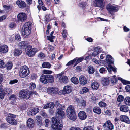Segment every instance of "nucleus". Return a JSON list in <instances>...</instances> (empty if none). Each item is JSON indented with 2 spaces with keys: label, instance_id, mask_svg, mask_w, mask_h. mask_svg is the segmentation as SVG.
I'll return each mask as SVG.
<instances>
[{
  "label": "nucleus",
  "instance_id": "2eb2a0df",
  "mask_svg": "<svg viewBox=\"0 0 130 130\" xmlns=\"http://www.w3.org/2000/svg\"><path fill=\"white\" fill-rule=\"evenodd\" d=\"M16 4L20 8H24L26 6L25 2L22 0H18L16 1Z\"/></svg>",
  "mask_w": 130,
  "mask_h": 130
},
{
  "label": "nucleus",
  "instance_id": "f704fd0d",
  "mask_svg": "<svg viewBox=\"0 0 130 130\" xmlns=\"http://www.w3.org/2000/svg\"><path fill=\"white\" fill-rule=\"evenodd\" d=\"M89 89L87 87H83L80 91V93L81 94H83L87 93L89 91Z\"/></svg>",
  "mask_w": 130,
  "mask_h": 130
},
{
  "label": "nucleus",
  "instance_id": "4c0bfd02",
  "mask_svg": "<svg viewBox=\"0 0 130 130\" xmlns=\"http://www.w3.org/2000/svg\"><path fill=\"white\" fill-rule=\"evenodd\" d=\"M51 66V64L48 62H44L42 64L43 68H49Z\"/></svg>",
  "mask_w": 130,
  "mask_h": 130
},
{
  "label": "nucleus",
  "instance_id": "aec40b11",
  "mask_svg": "<svg viewBox=\"0 0 130 130\" xmlns=\"http://www.w3.org/2000/svg\"><path fill=\"white\" fill-rule=\"evenodd\" d=\"M78 116L79 118L82 120L85 119L87 117L86 113L83 111H81L79 113Z\"/></svg>",
  "mask_w": 130,
  "mask_h": 130
},
{
  "label": "nucleus",
  "instance_id": "680f3d73",
  "mask_svg": "<svg viewBox=\"0 0 130 130\" xmlns=\"http://www.w3.org/2000/svg\"><path fill=\"white\" fill-rule=\"evenodd\" d=\"M106 71V69L104 68H100L99 70V71L101 73H105Z\"/></svg>",
  "mask_w": 130,
  "mask_h": 130
},
{
  "label": "nucleus",
  "instance_id": "412c9836",
  "mask_svg": "<svg viewBox=\"0 0 130 130\" xmlns=\"http://www.w3.org/2000/svg\"><path fill=\"white\" fill-rule=\"evenodd\" d=\"M9 99L10 103L14 104L15 103L16 100L17 99V96L15 95H12L10 96Z\"/></svg>",
  "mask_w": 130,
  "mask_h": 130
},
{
  "label": "nucleus",
  "instance_id": "9d476101",
  "mask_svg": "<svg viewBox=\"0 0 130 130\" xmlns=\"http://www.w3.org/2000/svg\"><path fill=\"white\" fill-rule=\"evenodd\" d=\"M107 9L111 13V12L114 11L117 12L118 9L119 8L117 6H114L110 4H108L106 7Z\"/></svg>",
  "mask_w": 130,
  "mask_h": 130
},
{
  "label": "nucleus",
  "instance_id": "1a4fd4ad",
  "mask_svg": "<svg viewBox=\"0 0 130 130\" xmlns=\"http://www.w3.org/2000/svg\"><path fill=\"white\" fill-rule=\"evenodd\" d=\"M48 93L51 95H55L57 94L58 91V89L55 87H50L47 89Z\"/></svg>",
  "mask_w": 130,
  "mask_h": 130
},
{
  "label": "nucleus",
  "instance_id": "2f4dec72",
  "mask_svg": "<svg viewBox=\"0 0 130 130\" xmlns=\"http://www.w3.org/2000/svg\"><path fill=\"white\" fill-rule=\"evenodd\" d=\"M101 83L103 85L106 86L108 85L109 83V80L107 78H104L103 79Z\"/></svg>",
  "mask_w": 130,
  "mask_h": 130
},
{
  "label": "nucleus",
  "instance_id": "f03ea898",
  "mask_svg": "<svg viewBox=\"0 0 130 130\" xmlns=\"http://www.w3.org/2000/svg\"><path fill=\"white\" fill-rule=\"evenodd\" d=\"M29 73V68L27 66L24 65L20 67L19 71V75L21 77H25L27 76Z\"/></svg>",
  "mask_w": 130,
  "mask_h": 130
},
{
  "label": "nucleus",
  "instance_id": "58836bf2",
  "mask_svg": "<svg viewBox=\"0 0 130 130\" xmlns=\"http://www.w3.org/2000/svg\"><path fill=\"white\" fill-rule=\"evenodd\" d=\"M93 111L94 112L99 114H100L101 112V109L98 107H94L93 108Z\"/></svg>",
  "mask_w": 130,
  "mask_h": 130
},
{
  "label": "nucleus",
  "instance_id": "ddd939ff",
  "mask_svg": "<svg viewBox=\"0 0 130 130\" xmlns=\"http://www.w3.org/2000/svg\"><path fill=\"white\" fill-rule=\"evenodd\" d=\"M39 111V110L38 108H33L27 111V114L29 116L34 115L38 113Z\"/></svg>",
  "mask_w": 130,
  "mask_h": 130
},
{
  "label": "nucleus",
  "instance_id": "f3484780",
  "mask_svg": "<svg viewBox=\"0 0 130 130\" xmlns=\"http://www.w3.org/2000/svg\"><path fill=\"white\" fill-rule=\"evenodd\" d=\"M8 50V48L7 46L4 44L0 46V52L1 53H5Z\"/></svg>",
  "mask_w": 130,
  "mask_h": 130
},
{
  "label": "nucleus",
  "instance_id": "c03bdc74",
  "mask_svg": "<svg viewBox=\"0 0 130 130\" xmlns=\"http://www.w3.org/2000/svg\"><path fill=\"white\" fill-rule=\"evenodd\" d=\"M68 34L67 31L64 29L63 30L62 32V36L63 38L66 39Z\"/></svg>",
  "mask_w": 130,
  "mask_h": 130
},
{
  "label": "nucleus",
  "instance_id": "c756f323",
  "mask_svg": "<svg viewBox=\"0 0 130 130\" xmlns=\"http://www.w3.org/2000/svg\"><path fill=\"white\" fill-rule=\"evenodd\" d=\"M54 33V31H53L51 33L50 36L47 37V39L49 40L51 42H54L53 40L55 38V36H53V34Z\"/></svg>",
  "mask_w": 130,
  "mask_h": 130
},
{
  "label": "nucleus",
  "instance_id": "bb28decb",
  "mask_svg": "<svg viewBox=\"0 0 130 130\" xmlns=\"http://www.w3.org/2000/svg\"><path fill=\"white\" fill-rule=\"evenodd\" d=\"M55 106L54 103L52 102H50L47 103L44 107V109L47 108H53Z\"/></svg>",
  "mask_w": 130,
  "mask_h": 130
},
{
  "label": "nucleus",
  "instance_id": "f257e3e1",
  "mask_svg": "<svg viewBox=\"0 0 130 130\" xmlns=\"http://www.w3.org/2000/svg\"><path fill=\"white\" fill-rule=\"evenodd\" d=\"M56 119L54 117L52 118V127L53 130H61L62 128V125L59 122L58 120L61 119L65 116L64 112L62 110H56Z\"/></svg>",
  "mask_w": 130,
  "mask_h": 130
},
{
  "label": "nucleus",
  "instance_id": "39448f33",
  "mask_svg": "<svg viewBox=\"0 0 130 130\" xmlns=\"http://www.w3.org/2000/svg\"><path fill=\"white\" fill-rule=\"evenodd\" d=\"M26 51L28 56L31 57L35 55L36 53L38 52V50L36 48H32L31 46L29 45L26 47Z\"/></svg>",
  "mask_w": 130,
  "mask_h": 130
},
{
  "label": "nucleus",
  "instance_id": "052dcab7",
  "mask_svg": "<svg viewBox=\"0 0 130 130\" xmlns=\"http://www.w3.org/2000/svg\"><path fill=\"white\" fill-rule=\"evenodd\" d=\"M31 77L32 79L34 80L37 78V76L36 74L33 73L31 75Z\"/></svg>",
  "mask_w": 130,
  "mask_h": 130
},
{
  "label": "nucleus",
  "instance_id": "0eeeda50",
  "mask_svg": "<svg viewBox=\"0 0 130 130\" xmlns=\"http://www.w3.org/2000/svg\"><path fill=\"white\" fill-rule=\"evenodd\" d=\"M93 4L95 7H99L100 9L102 10L104 8L103 0H92Z\"/></svg>",
  "mask_w": 130,
  "mask_h": 130
},
{
  "label": "nucleus",
  "instance_id": "c9c22d12",
  "mask_svg": "<svg viewBox=\"0 0 130 130\" xmlns=\"http://www.w3.org/2000/svg\"><path fill=\"white\" fill-rule=\"evenodd\" d=\"M88 71L89 74H92L94 72V69L92 66H90L88 68Z\"/></svg>",
  "mask_w": 130,
  "mask_h": 130
},
{
  "label": "nucleus",
  "instance_id": "c85d7f7f",
  "mask_svg": "<svg viewBox=\"0 0 130 130\" xmlns=\"http://www.w3.org/2000/svg\"><path fill=\"white\" fill-rule=\"evenodd\" d=\"M59 80L61 82H63L64 83H67L68 82V77L66 76H63L62 77H60Z\"/></svg>",
  "mask_w": 130,
  "mask_h": 130
},
{
  "label": "nucleus",
  "instance_id": "13d9d810",
  "mask_svg": "<svg viewBox=\"0 0 130 130\" xmlns=\"http://www.w3.org/2000/svg\"><path fill=\"white\" fill-rule=\"evenodd\" d=\"M38 2L39 5L37 6V8L39 10H40L41 9V6L43 5V2L42 0H38Z\"/></svg>",
  "mask_w": 130,
  "mask_h": 130
},
{
  "label": "nucleus",
  "instance_id": "37998d69",
  "mask_svg": "<svg viewBox=\"0 0 130 130\" xmlns=\"http://www.w3.org/2000/svg\"><path fill=\"white\" fill-rule=\"evenodd\" d=\"M95 50L94 52L92 54V56L95 57L100 53L98 47L95 48Z\"/></svg>",
  "mask_w": 130,
  "mask_h": 130
},
{
  "label": "nucleus",
  "instance_id": "dca6fc26",
  "mask_svg": "<svg viewBox=\"0 0 130 130\" xmlns=\"http://www.w3.org/2000/svg\"><path fill=\"white\" fill-rule=\"evenodd\" d=\"M120 120L122 122L126 123L128 124L130 123V121L128 117L126 115H122L120 116Z\"/></svg>",
  "mask_w": 130,
  "mask_h": 130
},
{
  "label": "nucleus",
  "instance_id": "423d86ee",
  "mask_svg": "<svg viewBox=\"0 0 130 130\" xmlns=\"http://www.w3.org/2000/svg\"><path fill=\"white\" fill-rule=\"evenodd\" d=\"M44 74H47V83H52L54 81V78L53 76L50 74H51L52 72V71L49 70H44L43 71Z\"/></svg>",
  "mask_w": 130,
  "mask_h": 130
},
{
  "label": "nucleus",
  "instance_id": "bf43d9fd",
  "mask_svg": "<svg viewBox=\"0 0 130 130\" xmlns=\"http://www.w3.org/2000/svg\"><path fill=\"white\" fill-rule=\"evenodd\" d=\"M5 94L6 93L4 91H3L0 92V98L2 99H3Z\"/></svg>",
  "mask_w": 130,
  "mask_h": 130
},
{
  "label": "nucleus",
  "instance_id": "a18cd8bd",
  "mask_svg": "<svg viewBox=\"0 0 130 130\" xmlns=\"http://www.w3.org/2000/svg\"><path fill=\"white\" fill-rule=\"evenodd\" d=\"M65 108L64 105H58V106L56 107V110H62L63 109Z\"/></svg>",
  "mask_w": 130,
  "mask_h": 130
},
{
  "label": "nucleus",
  "instance_id": "4be33fe9",
  "mask_svg": "<svg viewBox=\"0 0 130 130\" xmlns=\"http://www.w3.org/2000/svg\"><path fill=\"white\" fill-rule=\"evenodd\" d=\"M99 84L97 82H94L91 84V87L93 90H96L99 87Z\"/></svg>",
  "mask_w": 130,
  "mask_h": 130
},
{
  "label": "nucleus",
  "instance_id": "49530a36",
  "mask_svg": "<svg viewBox=\"0 0 130 130\" xmlns=\"http://www.w3.org/2000/svg\"><path fill=\"white\" fill-rule=\"evenodd\" d=\"M77 59V58H75L73 60L69 62L66 64V66H69L73 64L74 62H75Z\"/></svg>",
  "mask_w": 130,
  "mask_h": 130
},
{
  "label": "nucleus",
  "instance_id": "e433bc0d",
  "mask_svg": "<svg viewBox=\"0 0 130 130\" xmlns=\"http://www.w3.org/2000/svg\"><path fill=\"white\" fill-rule=\"evenodd\" d=\"M71 80L72 82L75 84H78L79 82L78 79L75 77H73L72 78Z\"/></svg>",
  "mask_w": 130,
  "mask_h": 130
},
{
  "label": "nucleus",
  "instance_id": "864d4df0",
  "mask_svg": "<svg viewBox=\"0 0 130 130\" xmlns=\"http://www.w3.org/2000/svg\"><path fill=\"white\" fill-rule=\"evenodd\" d=\"M36 86L35 84L31 83L30 84L29 88L31 90L34 89L36 88Z\"/></svg>",
  "mask_w": 130,
  "mask_h": 130
},
{
  "label": "nucleus",
  "instance_id": "8fccbe9b",
  "mask_svg": "<svg viewBox=\"0 0 130 130\" xmlns=\"http://www.w3.org/2000/svg\"><path fill=\"white\" fill-rule=\"evenodd\" d=\"M31 23L30 22H28L25 23L24 27H26L28 28H30L31 24Z\"/></svg>",
  "mask_w": 130,
  "mask_h": 130
},
{
  "label": "nucleus",
  "instance_id": "774afa93",
  "mask_svg": "<svg viewBox=\"0 0 130 130\" xmlns=\"http://www.w3.org/2000/svg\"><path fill=\"white\" fill-rule=\"evenodd\" d=\"M125 89L127 92H130V85L126 86L125 87Z\"/></svg>",
  "mask_w": 130,
  "mask_h": 130
},
{
  "label": "nucleus",
  "instance_id": "f8f14e48",
  "mask_svg": "<svg viewBox=\"0 0 130 130\" xmlns=\"http://www.w3.org/2000/svg\"><path fill=\"white\" fill-rule=\"evenodd\" d=\"M71 91V86H64V87L63 89L62 90L61 94H60L61 95H63L67 93H70Z\"/></svg>",
  "mask_w": 130,
  "mask_h": 130
},
{
  "label": "nucleus",
  "instance_id": "6ab92c4d",
  "mask_svg": "<svg viewBox=\"0 0 130 130\" xmlns=\"http://www.w3.org/2000/svg\"><path fill=\"white\" fill-rule=\"evenodd\" d=\"M27 126L29 128H32L34 125V121L31 118H29L27 120Z\"/></svg>",
  "mask_w": 130,
  "mask_h": 130
},
{
  "label": "nucleus",
  "instance_id": "7c9ffc66",
  "mask_svg": "<svg viewBox=\"0 0 130 130\" xmlns=\"http://www.w3.org/2000/svg\"><path fill=\"white\" fill-rule=\"evenodd\" d=\"M22 52V51L21 50L15 49L13 52L14 55L15 56H19L21 54Z\"/></svg>",
  "mask_w": 130,
  "mask_h": 130
},
{
  "label": "nucleus",
  "instance_id": "9b49d317",
  "mask_svg": "<svg viewBox=\"0 0 130 130\" xmlns=\"http://www.w3.org/2000/svg\"><path fill=\"white\" fill-rule=\"evenodd\" d=\"M17 18L20 21L23 22L26 20L27 18V15L24 13L21 12L17 15Z\"/></svg>",
  "mask_w": 130,
  "mask_h": 130
},
{
  "label": "nucleus",
  "instance_id": "3c124183",
  "mask_svg": "<svg viewBox=\"0 0 130 130\" xmlns=\"http://www.w3.org/2000/svg\"><path fill=\"white\" fill-rule=\"evenodd\" d=\"M51 14H49V15H46L45 16V20L47 21L50 20L53 18L51 17Z\"/></svg>",
  "mask_w": 130,
  "mask_h": 130
},
{
  "label": "nucleus",
  "instance_id": "0e129e2a",
  "mask_svg": "<svg viewBox=\"0 0 130 130\" xmlns=\"http://www.w3.org/2000/svg\"><path fill=\"white\" fill-rule=\"evenodd\" d=\"M69 130H81V129L79 127H71L69 129Z\"/></svg>",
  "mask_w": 130,
  "mask_h": 130
},
{
  "label": "nucleus",
  "instance_id": "cd10ccee",
  "mask_svg": "<svg viewBox=\"0 0 130 130\" xmlns=\"http://www.w3.org/2000/svg\"><path fill=\"white\" fill-rule=\"evenodd\" d=\"M107 62L108 63L111 64L113 63V60L112 56L110 55H108L106 57Z\"/></svg>",
  "mask_w": 130,
  "mask_h": 130
},
{
  "label": "nucleus",
  "instance_id": "09e8293b",
  "mask_svg": "<svg viewBox=\"0 0 130 130\" xmlns=\"http://www.w3.org/2000/svg\"><path fill=\"white\" fill-rule=\"evenodd\" d=\"M116 76L114 75L113 77L111 78V82L113 84H115L117 82V78H115Z\"/></svg>",
  "mask_w": 130,
  "mask_h": 130
},
{
  "label": "nucleus",
  "instance_id": "4d7b16f0",
  "mask_svg": "<svg viewBox=\"0 0 130 130\" xmlns=\"http://www.w3.org/2000/svg\"><path fill=\"white\" fill-rule=\"evenodd\" d=\"M5 66L6 64L3 61L0 60V67L3 68H5Z\"/></svg>",
  "mask_w": 130,
  "mask_h": 130
},
{
  "label": "nucleus",
  "instance_id": "20e7f679",
  "mask_svg": "<svg viewBox=\"0 0 130 130\" xmlns=\"http://www.w3.org/2000/svg\"><path fill=\"white\" fill-rule=\"evenodd\" d=\"M16 118L15 115L9 113L6 117V120L9 124L12 125H15L17 122L15 119Z\"/></svg>",
  "mask_w": 130,
  "mask_h": 130
},
{
  "label": "nucleus",
  "instance_id": "473e14b6",
  "mask_svg": "<svg viewBox=\"0 0 130 130\" xmlns=\"http://www.w3.org/2000/svg\"><path fill=\"white\" fill-rule=\"evenodd\" d=\"M13 64L11 62H8L6 64L5 67L8 70H10L12 68Z\"/></svg>",
  "mask_w": 130,
  "mask_h": 130
},
{
  "label": "nucleus",
  "instance_id": "5701e85b",
  "mask_svg": "<svg viewBox=\"0 0 130 130\" xmlns=\"http://www.w3.org/2000/svg\"><path fill=\"white\" fill-rule=\"evenodd\" d=\"M66 111L67 113L75 112L74 106L72 105H70L69 106Z\"/></svg>",
  "mask_w": 130,
  "mask_h": 130
},
{
  "label": "nucleus",
  "instance_id": "ea45409f",
  "mask_svg": "<svg viewBox=\"0 0 130 130\" xmlns=\"http://www.w3.org/2000/svg\"><path fill=\"white\" fill-rule=\"evenodd\" d=\"M124 102L126 105L130 106V97H126L124 99Z\"/></svg>",
  "mask_w": 130,
  "mask_h": 130
},
{
  "label": "nucleus",
  "instance_id": "a19ab883",
  "mask_svg": "<svg viewBox=\"0 0 130 130\" xmlns=\"http://www.w3.org/2000/svg\"><path fill=\"white\" fill-rule=\"evenodd\" d=\"M36 119L38 124H42V120L41 117L40 116H37L36 118Z\"/></svg>",
  "mask_w": 130,
  "mask_h": 130
},
{
  "label": "nucleus",
  "instance_id": "a878e982",
  "mask_svg": "<svg viewBox=\"0 0 130 130\" xmlns=\"http://www.w3.org/2000/svg\"><path fill=\"white\" fill-rule=\"evenodd\" d=\"M47 74L45 75H42L40 77V82L44 83H47Z\"/></svg>",
  "mask_w": 130,
  "mask_h": 130
},
{
  "label": "nucleus",
  "instance_id": "e2e57ef3",
  "mask_svg": "<svg viewBox=\"0 0 130 130\" xmlns=\"http://www.w3.org/2000/svg\"><path fill=\"white\" fill-rule=\"evenodd\" d=\"M45 56V55L44 54L42 53H40L39 55V56L40 58L42 59Z\"/></svg>",
  "mask_w": 130,
  "mask_h": 130
},
{
  "label": "nucleus",
  "instance_id": "603ef678",
  "mask_svg": "<svg viewBox=\"0 0 130 130\" xmlns=\"http://www.w3.org/2000/svg\"><path fill=\"white\" fill-rule=\"evenodd\" d=\"M99 106L101 107H105L106 106V104L102 101H101L99 103Z\"/></svg>",
  "mask_w": 130,
  "mask_h": 130
},
{
  "label": "nucleus",
  "instance_id": "338daca9",
  "mask_svg": "<svg viewBox=\"0 0 130 130\" xmlns=\"http://www.w3.org/2000/svg\"><path fill=\"white\" fill-rule=\"evenodd\" d=\"M45 126L48 127L50 124V120L48 119H46L45 120Z\"/></svg>",
  "mask_w": 130,
  "mask_h": 130
},
{
  "label": "nucleus",
  "instance_id": "72a5a7b5",
  "mask_svg": "<svg viewBox=\"0 0 130 130\" xmlns=\"http://www.w3.org/2000/svg\"><path fill=\"white\" fill-rule=\"evenodd\" d=\"M27 43L25 41H23L20 42L18 44V46L19 47L23 48L25 47L27 45Z\"/></svg>",
  "mask_w": 130,
  "mask_h": 130
},
{
  "label": "nucleus",
  "instance_id": "393cba45",
  "mask_svg": "<svg viewBox=\"0 0 130 130\" xmlns=\"http://www.w3.org/2000/svg\"><path fill=\"white\" fill-rule=\"evenodd\" d=\"M80 83L82 85H84L87 83V79L84 76H82L79 78Z\"/></svg>",
  "mask_w": 130,
  "mask_h": 130
},
{
  "label": "nucleus",
  "instance_id": "5fc2aeb1",
  "mask_svg": "<svg viewBox=\"0 0 130 130\" xmlns=\"http://www.w3.org/2000/svg\"><path fill=\"white\" fill-rule=\"evenodd\" d=\"M124 99V97L120 95L118 96L117 100L118 102H121L123 101Z\"/></svg>",
  "mask_w": 130,
  "mask_h": 130
},
{
  "label": "nucleus",
  "instance_id": "de8ad7c7",
  "mask_svg": "<svg viewBox=\"0 0 130 130\" xmlns=\"http://www.w3.org/2000/svg\"><path fill=\"white\" fill-rule=\"evenodd\" d=\"M86 101L85 100H83L80 102L79 105L83 108L86 105Z\"/></svg>",
  "mask_w": 130,
  "mask_h": 130
},
{
  "label": "nucleus",
  "instance_id": "7ed1b4c3",
  "mask_svg": "<svg viewBox=\"0 0 130 130\" xmlns=\"http://www.w3.org/2000/svg\"><path fill=\"white\" fill-rule=\"evenodd\" d=\"M32 93L33 92L31 91L22 89L19 92V96L21 99L25 98L28 99L32 95Z\"/></svg>",
  "mask_w": 130,
  "mask_h": 130
},
{
  "label": "nucleus",
  "instance_id": "79ce46f5",
  "mask_svg": "<svg viewBox=\"0 0 130 130\" xmlns=\"http://www.w3.org/2000/svg\"><path fill=\"white\" fill-rule=\"evenodd\" d=\"M8 124L7 123H4L1 124L0 128L2 129H5L8 127Z\"/></svg>",
  "mask_w": 130,
  "mask_h": 130
},
{
  "label": "nucleus",
  "instance_id": "a211bd4d",
  "mask_svg": "<svg viewBox=\"0 0 130 130\" xmlns=\"http://www.w3.org/2000/svg\"><path fill=\"white\" fill-rule=\"evenodd\" d=\"M67 116L69 119L75 121L77 119L76 112L67 113Z\"/></svg>",
  "mask_w": 130,
  "mask_h": 130
},
{
  "label": "nucleus",
  "instance_id": "4468645a",
  "mask_svg": "<svg viewBox=\"0 0 130 130\" xmlns=\"http://www.w3.org/2000/svg\"><path fill=\"white\" fill-rule=\"evenodd\" d=\"M22 32L24 37L27 38L30 33V28L24 27L23 29L22 30Z\"/></svg>",
  "mask_w": 130,
  "mask_h": 130
},
{
  "label": "nucleus",
  "instance_id": "6e6d98bb",
  "mask_svg": "<svg viewBox=\"0 0 130 130\" xmlns=\"http://www.w3.org/2000/svg\"><path fill=\"white\" fill-rule=\"evenodd\" d=\"M77 58V59L76 60V61L75 63V65L81 62L84 59V58L83 57H80L78 59L77 58Z\"/></svg>",
  "mask_w": 130,
  "mask_h": 130
},
{
  "label": "nucleus",
  "instance_id": "69168bd1",
  "mask_svg": "<svg viewBox=\"0 0 130 130\" xmlns=\"http://www.w3.org/2000/svg\"><path fill=\"white\" fill-rule=\"evenodd\" d=\"M5 91L6 92L9 94L11 93L12 92V90L9 88H6Z\"/></svg>",
  "mask_w": 130,
  "mask_h": 130
},
{
  "label": "nucleus",
  "instance_id": "6e6552de",
  "mask_svg": "<svg viewBox=\"0 0 130 130\" xmlns=\"http://www.w3.org/2000/svg\"><path fill=\"white\" fill-rule=\"evenodd\" d=\"M105 130H112L113 128V125L110 121H106L103 125Z\"/></svg>",
  "mask_w": 130,
  "mask_h": 130
},
{
  "label": "nucleus",
  "instance_id": "b1692460",
  "mask_svg": "<svg viewBox=\"0 0 130 130\" xmlns=\"http://www.w3.org/2000/svg\"><path fill=\"white\" fill-rule=\"evenodd\" d=\"M121 111L124 112H127L129 110V107L126 105H121L120 107Z\"/></svg>",
  "mask_w": 130,
  "mask_h": 130
}]
</instances>
